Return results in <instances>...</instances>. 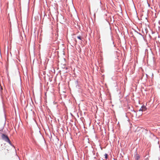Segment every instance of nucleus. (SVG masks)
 Here are the masks:
<instances>
[{
	"mask_svg": "<svg viewBox=\"0 0 160 160\" xmlns=\"http://www.w3.org/2000/svg\"><path fill=\"white\" fill-rule=\"evenodd\" d=\"M2 138L6 142L10 143L11 142L7 136L3 134L2 135Z\"/></svg>",
	"mask_w": 160,
	"mask_h": 160,
	"instance_id": "nucleus-1",
	"label": "nucleus"
},
{
	"mask_svg": "<svg viewBox=\"0 0 160 160\" xmlns=\"http://www.w3.org/2000/svg\"><path fill=\"white\" fill-rule=\"evenodd\" d=\"M147 110V108L146 106L144 105H143L142 106L141 108L139 109V111H144Z\"/></svg>",
	"mask_w": 160,
	"mask_h": 160,
	"instance_id": "nucleus-2",
	"label": "nucleus"
},
{
	"mask_svg": "<svg viewBox=\"0 0 160 160\" xmlns=\"http://www.w3.org/2000/svg\"><path fill=\"white\" fill-rule=\"evenodd\" d=\"M140 158V156L138 154H136L135 155V159L136 160H138Z\"/></svg>",
	"mask_w": 160,
	"mask_h": 160,
	"instance_id": "nucleus-3",
	"label": "nucleus"
},
{
	"mask_svg": "<svg viewBox=\"0 0 160 160\" xmlns=\"http://www.w3.org/2000/svg\"><path fill=\"white\" fill-rule=\"evenodd\" d=\"M104 156H105V158L106 159H107L108 158V154L106 153L104 155Z\"/></svg>",
	"mask_w": 160,
	"mask_h": 160,
	"instance_id": "nucleus-4",
	"label": "nucleus"
},
{
	"mask_svg": "<svg viewBox=\"0 0 160 160\" xmlns=\"http://www.w3.org/2000/svg\"><path fill=\"white\" fill-rule=\"evenodd\" d=\"M77 38L79 39L80 40H81L82 39H81V37L80 36H78L77 37Z\"/></svg>",
	"mask_w": 160,
	"mask_h": 160,
	"instance_id": "nucleus-5",
	"label": "nucleus"
},
{
	"mask_svg": "<svg viewBox=\"0 0 160 160\" xmlns=\"http://www.w3.org/2000/svg\"><path fill=\"white\" fill-rule=\"evenodd\" d=\"M75 42H76V43H77V41H76H76H75Z\"/></svg>",
	"mask_w": 160,
	"mask_h": 160,
	"instance_id": "nucleus-6",
	"label": "nucleus"
}]
</instances>
